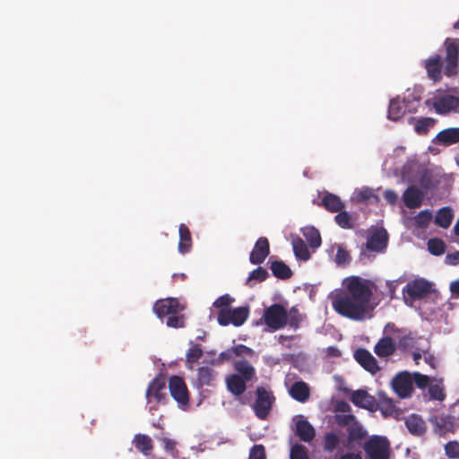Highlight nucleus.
<instances>
[{
    "label": "nucleus",
    "mask_w": 459,
    "mask_h": 459,
    "mask_svg": "<svg viewBox=\"0 0 459 459\" xmlns=\"http://www.w3.org/2000/svg\"><path fill=\"white\" fill-rule=\"evenodd\" d=\"M345 288L332 300L333 308L339 315L354 321L365 318L373 296L371 281L359 276L345 279Z\"/></svg>",
    "instance_id": "nucleus-1"
},
{
    "label": "nucleus",
    "mask_w": 459,
    "mask_h": 459,
    "mask_svg": "<svg viewBox=\"0 0 459 459\" xmlns=\"http://www.w3.org/2000/svg\"><path fill=\"white\" fill-rule=\"evenodd\" d=\"M368 459H390V443L385 437L373 435L363 445Z\"/></svg>",
    "instance_id": "nucleus-2"
},
{
    "label": "nucleus",
    "mask_w": 459,
    "mask_h": 459,
    "mask_svg": "<svg viewBox=\"0 0 459 459\" xmlns=\"http://www.w3.org/2000/svg\"><path fill=\"white\" fill-rule=\"evenodd\" d=\"M432 284L425 279H416L409 281L403 289V299L406 304L425 299L432 292Z\"/></svg>",
    "instance_id": "nucleus-3"
},
{
    "label": "nucleus",
    "mask_w": 459,
    "mask_h": 459,
    "mask_svg": "<svg viewBox=\"0 0 459 459\" xmlns=\"http://www.w3.org/2000/svg\"><path fill=\"white\" fill-rule=\"evenodd\" d=\"M145 396L148 403H154L150 406L151 411L157 410L160 403H165L168 399L165 379L159 377L153 378L147 387Z\"/></svg>",
    "instance_id": "nucleus-4"
},
{
    "label": "nucleus",
    "mask_w": 459,
    "mask_h": 459,
    "mask_svg": "<svg viewBox=\"0 0 459 459\" xmlns=\"http://www.w3.org/2000/svg\"><path fill=\"white\" fill-rule=\"evenodd\" d=\"M256 399L253 405L255 416L259 420H265L273 407L275 397L273 393L263 386H258L255 390Z\"/></svg>",
    "instance_id": "nucleus-5"
},
{
    "label": "nucleus",
    "mask_w": 459,
    "mask_h": 459,
    "mask_svg": "<svg viewBox=\"0 0 459 459\" xmlns=\"http://www.w3.org/2000/svg\"><path fill=\"white\" fill-rule=\"evenodd\" d=\"M263 319L271 330L281 329L287 325V310L281 304H273L265 308Z\"/></svg>",
    "instance_id": "nucleus-6"
},
{
    "label": "nucleus",
    "mask_w": 459,
    "mask_h": 459,
    "mask_svg": "<svg viewBox=\"0 0 459 459\" xmlns=\"http://www.w3.org/2000/svg\"><path fill=\"white\" fill-rule=\"evenodd\" d=\"M445 56V75L454 76L458 73L459 44L457 39H446L444 43Z\"/></svg>",
    "instance_id": "nucleus-7"
},
{
    "label": "nucleus",
    "mask_w": 459,
    "mask_h": 459,
    "mask_svg": "<svg viewBox=\"0 0 459 459\" xmlns=\"http://www.w3.org/2000/svg\"><path fill=\"white\" fill-rule=\"evenodd\" d=\"M170 395L178 406L185 410L189 404V392L184 379L178 376H172L169 379Z\"/></svg>",
    "instance_id": "nucleus-8"
},
{
    "label": "nucleus",
    "mask_w": 459,
    "mask_h": 459,
    "mask_svg": "<svg viewBox=\"0 0 459 459\" xmlns=\"http://www.w3.org/2000/svg\"><path fill=\"white\" fill-rule=\"evenodd\" d=\"M248 315L247 307H238L233 310L230 309V311H219L217 319L221 325L232 324L235 326H240L247 321Z\"/></svg>",
    "instance_id": "nucleus-9"
},
{
    "label": "nucleus",
    "mask_w": 459,
    "mask_h": 459,
    "mask_svg": "<svg viewBox=\"0 0 459 459\" xmlns=\"http://www.w3.org/2000/svg\"><path fill=\"white\" fill-rule=\"evenodd\" d=\"M182 309L183 307H181L179 301L176 298L159 299L153 306V311L160 318L177 314Z\"/></svg>",
    "instance_id": "nucleus-10"
},
{
    "label": "nucleus",
    "mask_w": 459,
    "mask_h": 459,
    "mask_svg": "<svg viewBox=\"0 0 459 459\" xmlns=\"http://www.w3.org/2000/svg\"><path fill=\"white\" fill-rule=\"evenodd\" d=\"M393 388L394 392L402 398H407L411 395L412 377L407 372H402L397 374L392 381Z\"/></svg>",
    "instance_id": "nucleus-11"
},
{
    "label": "nucleus",
    "mask_w": 459,
    "mask_h": 459,
    "mask_svg": "<svg viewBox=\"0 0 459 459\" xmlns=\"http://www.w3.org/2000/svg\"><path fill=\"white\" fill-rule=\"evenodd\" d=\"M356 361L367 371L375 375L380 370L375 357L366 349L359 348L354 352Z\"/></svg>",
    "instance_id": "nucleus-12"
},
{
    "label": "nucleus",
    "mask_w": 459,
    "mask_h": 459,
    "mask_svg": "<svg viewBox=\"0 0 459 459\" xmlns=\"http://www.w3.org/2000/svg\"><path fill=\"white\" fill-rule=\"evenodd\" d=\"M270 254L269 240L265 237H260L249 255V261L253 264H260L264 263Z\"/></svg>",
    "instance_id": "nucleus-13"
},
{
    "label": "nucleus",
    "mask_w": 459,
    "mask_h": 459,
    "mask_svg": "<svg viewBox=\"0 0 459 459\" xmlns=\"http://www.w3.org/2000/svg\"><path fill=\"white\" fill-rule=\"evenodd\" d=\"M424 66L428 76L434 82H439L442 79V68L445 67V61L440 55L436 54L424 61Z\"/></svg>",
    "instance_id": "nucleus-14"
},
{
    "label": "nucleus",
    "mask_w": 459,
    "mask_h": 459,
    "mask_svg": "<svg viewBox=\"0 0 459 459\" xmlns=\"http://www.w3.org/2000/svg\"><path fill=\"white\" fill-rule=\"evenodd\" d=\"M424 192L416 186H408L403 194L404 205L409 209H416L422 205Z\"/></svg>",
    "instance_id": "nucleus-15"
},
{
    "label": "nucleus",
    "mask_w": 459,
    "mask_h": 459,
    "mask_svg": "<svg viewBox=\"0 0 459 459\" xmlns=\"http://www.w3.org/2000/svg\"><path fill=\"white\" fill-rule=\"evenodd\" d=\"M387 232L383 230H377L367 239L365 247L373 252H381L387 245Z\"/></svg>",
    "instance_id": "nucleus-16"
},
{
    "label": "nucleus",
    "mask_w": 459,
    "mask_h": 459,
    "mask_svg": "<svg viewBox=\"0 0 459 459\" xmlns=\"http://www.w3.org/2000/svg\"><path fill=\"white\" fill-rule=\"evenodd\" d=\"M404 423L410 434L413 436L421 437L427 432V424L419 414H410L405 418Z\"/></svg>",
    "instance_id": "nucleus-17"
},
{
    "label": "nucleus",
    "mask_w": 459,
    "mask_h": 459,
    "mask_svg": "<svg viewBox=\"0 0 459 459\" xmlns=\"http://www.w3.org/2000/svg\"><path fill=\"white\" fill-rule=\"evenodd\" d=\"M433 107L438 114H447L459 107V98L445 95L435 100Z\"/></svg>",
    "instance_id": "nucleus-18"
},
{
    "label": "nucleus",
    "mask_w": 459,
    "mask_h": 459,
    "mask_svg": "<svg viewBox=\"0 0 459 459\" xmlns=\"http://www.w3.org/2000/svg\"><path fill=\"white\" fill-rule=\"evenodd\" d=\"M295 434L299 437L301 441L310 442L316 436V430L314 427L306 420L303 416L296 421Z\"/></svg>",
    "instance_id": "nucleus-19"
},
{
    "label": "nucleus",
    "mask_w": 459,
    "mask_h": 459,
    "mask_svg": "<svg viewBox=\"0 0 459 459\" xmlns=\"http://www.w3.org/2000/svg\"><path fill=\"white\" fill-rule=\"evenodd\" d=\"M368 435L367 430L361 426L359 421L347 428V439L346 446L351 448L355 444H359Z\"/></svg>",
    "instance_id": "nucleus-20"
},
{
    "label": "nucleus",
    "mask_w": 459,
    "mask_h": 459,
    "mask_svg": "<svg viewBox=\"0 0 459 459\" xmlns=\"http://www.w3.org/2000/svg\"><path fill=\"white\" fill-rule=\"evenodd\" d=\"M437 144L450 146L459 143V127H449L440 131L434 140Z\"/></svg>",
    "instance_id": "nucleus-21"
},
{
    "label": "nucleus",
    "mask_w": 459,
    "mask_h": 459,
    "mask_svg": "<svg viewBox=\"0 0 459 459\" xmlns=\"http://www.w3.org/2000/svg\"><path fill=\"white\" fill-rule=\"evenodd\" d=\"M395 351L396 344L390 336L380 338L374 347V352L380 358L392 356Z\"/></svg>",
    "instance_id": "nucleus-22"
},
{
    "label": "nucleus",
    "mask_w": 459,
    "mask_h": 459,
    "mask_svg": "<svg viewBox=\"0 0 459 459\" xmlns=\"http://www.w3.org/2000/svg\"><path fill=\"white\" fill-rule=\"evenodd\" d=\"M289 394L294 400L303 403L309 399L310 389L306 382L297 381L290 386Z\"/></svg>",
    "instance_id": "nucleus-23"
},
{
    "label": "nucleus",
    "mask_w": 459,
    "mask_h": 459,
    "mask_svg": "<svg viewBox=\"0 0 459 459\" xmlns=\"http://www.w3.org/2000/svg\"><path fill=\"white\" fill-rule=\"evenodd\" d=\"M226 385L230 393L239 396L247 390V382L239 375L231 374L226 377Z\"/></svg>",
    "instance_id": "nucleus-24"
},
{
    "label": "nucleus",
    "mask_w": 459,
    "mask_h": 459,
    "mask_svg": "<svg viewBox=\"0 0 459 459\" xmlns=\"http://www.w3.org/2000/svg\"><path fill=\"white\" fill-rule=\"evenodd\" d=\"M234 369L246 382L253 380L255 377V368L247 359H238L234 363Z\"/></svg>",
    "instance_id": "nucleus-25"
},
{
    "label": "nucleus",
    "mask_w": 459,
    "mask_h": 459,
    "mask_svg": "<svg viewBox=\"0 0 459 459\" xmlns=\"http://www.w3.org/2000/svg\"><path fill=\"white\" fill-rule=\"evenodd\" d=\"M407 109V105L400 99H393L390 100L387 117L393 121L402 118Z\"/></svg>",
    "instance_id": "nucleus-26"
},
{
    "label": "nucleus",
    "mask_w": 459,
    "mask_h": 459,
    "mask_svg": "<svg viewBox=\"0 0 459 459\" xmlns=\"http://www.w3.org/2000/svg\"><path fill=\"white\" fill-rule=\"evenodd\" d=\"M216 377V372L210 367H201L197 370L196 385L202 388L204 385H212Z\"/></svg>",
    "instance_id": "nucleus-27"
},
{
    "label": "nucleus",
    "mask_w": 459,
    "mask_h": 459,
    "mask_svg": "<svg viewBox=\"0 0 459 459\" xmlns=\"http://www.w3.org/2000/svg\"><path fill=\"white\" fill-rule=\"evenodd\" d=\"M351 401L360 408L371 409L375 402L374 397L368 394L365 390L354 391L351 394Z\"/></svg>",
    "instance_id": "nucleus-28"
},
{
    "label": "nucleus",
    "mask_w": 459,
    "mask_h": 459,
    "mask_svg": "<svg viewBox=\"0 0 459 459\" xmlns=\"http://www.w3.org/2000/svg\"><path fill=\"white\" fill-rule=\"evenodd\" d=\"M178 251L181 254L188 253L192 247V238L188 227L186 224L179 225Z\"/></svg>",
    "instance_id": "nucleus-29"
},
{
    "label": "nucleus",
    "mask_w": 459,
    "mask_h": 459,
    "mask_svg": "<svg viewBox=\"0 0 459 459\" xmlns=\"http://www.w3.org/2000/svg\"><path fill=\"white\" fill-rule=\"evenodd\" d=\"M321 203L331 212H337L344 208V204L341 201L340 197L331 193L325 194Z\"/></svg>",
    "instance_id": "nucleus-30"
},
{
    "label": "nucleus",
    "mask_w": 459,
    "mask_h": 459,
    "mask_svg": "<svg viewBox=\"0 0 459 459\" xmlns=\"http://www.w3.org/2000/svg\"><path fill=\"white\" fill-rule=\"evenodd\" d=\"M133 443L134 447L144 455H148L153 448L152 438L144 434H136Z\"/></svg>",
    "instance_id": "nucleus-31"
},
{
    "label": "nucleus",
    "mask_w": 459,
    "mask_h": 459,
    "mask_svg": "<svg viewBox=\"0 0 459 459\" xmlns=\"http://www.w3.org/2000/svg\"><path fill=\"white\" fill-rule=\"evenodd\" d=\"M270 269L273 274L281 280L290 279L292 275L290 268L282 261L272 262Z\"/></svg>",
    "instance_id": "nucleus-32"
},
{
    "label": "nucleus",
    "mask_w": 459,
    "mask_h": 459,
    "mask_svg": "<svg viewBox=\"0 0 459 459\" xmlns=\"http://www.w3.org/2000/svg\"><path fill=\"white\" fill-rule=\"evenodd\" d=\"M302 233L306 240L307 241L308 245L312 248H317L321 246V235L319 230H316L315 227H305L302 230Z\"/></svg>",
    "instance_id": "nucleus-33"
},
{
    "label": "nucleus",
    "mask_w": 459,
    "mask_h": 459,
    "mask_svg": "<svg viewBox=\"0 0 459 459\" xmlns=\"http://www.w3.org/2000/svg\"><path fill=\"white\" fill-rule=\"evenodd\" d=\"M453 217L452 210L449 207H443L437 212L435 222L439 227L447 229L452 223Z\"/></svg>",
    "instance_id": "nucleus-34"
},
{
    "label": "nucleus",
    "mask_w": 459,
    "mask_h": 459,
    "mask_svg": "<svg viewBox=\"0 0 459 459\" xmlns=\"http://www.w3.org/2000/svg\"><path fill=\"white\" fill-rule=\"evenodd\" d=\"M292 247L295 255L300 260L307 261L310 258V253L305 241L300 238H296L292 240Z\"/></svg>",
    "instance_id": "nucleus-35"
},
{
    "label": "nucleus",
    "mask_w": 459,
    "mask_h": 459,
    "mask_svg": "<svg viewBox=\"0 0 459 459\" xmlns=\"http://www.w3.org/2000/svg\"><path fill=\"white\" fill-rule=\"evenodd\" d=\"M340 445V438L337 434L329 432L325 435L323 448L325 452L333 453Z\"/></svg>",
    "instance_id": "nucleus-36"
},
{
    "label": "nucleus",
    "mask_w": 459,
    "mask_h": 459,
    "mask_svg": "<svg viewBox=\"0 0 459 459\" xmlns=\"http://www.w3.org/2000/svg\"><path fill=\"white\" fill-rule=\"evenodd\" d=\"M302 321V316L299 313V308L294 306L289 311H287V325L293 329H298Z\"/></svg>",
    "instance_id": "nucleus-37"
},
{
    "label": "nucleus",
    "mask_w": 459,
    "mask_h": 459,
    "mask_svg": "<svg viewBox=\"0 0 459 459\" xmlns=\"http://www.w3.org/2000/svg\"><path fill=\"white\" fill-rule=\"evenodd\" d=\"M268 276H269L268 272L264 268L259 266L256 269L253 270L249 273V276L247 279L246 284L251 287V286H253V283H252L253 281L262 282V281H265L268 278Z\"/></svg>",
    "instance_id": "nucleus-38"
},
{
    "label": "nucleus",
    "mask_w": 459,
    "mask_h": 459,
    "mask_svg": "<svg viewBox=\"0 0 459 459\" xmlns=\"http://www.w3.org/2000/svg\"><path fill=\"white\" fill-rule=\"evenodd\" d=\"M434 124L435 120L433 118L421 117L416 121L414 129L419 134H427Z\"/></svg>",
    "instance_id": "nucleus-39"
},
{
    "label": "nucleus",
    "mask_w": 459,
    "mask_h": 459,
    "mask_svg": "<svg viewBox=\"0 0 459 459\" xmlns=\"http://www.w3.org/2000/svg\"><path fill=\"white\" fill-rule=\"evenodd\" d=\"M428 249L434 255H440L445 253L446 245L442 239L430 238L428 241Z\"/></svg>",
    "instance_id": "nucleus-40"
},
{
    "label": "nucleus",
    "mask_w": 459,
    "mask_h": 459,
    "mask_svg": "<svg viewBox=\"0 0 459 459\" xmlns=\"http://www.w3.org/2000/svg\"><path fill=\"white\" fill-rule=\"evenodd\" d=\"M203 350L198 344L191 346L186 355V360L187 364H193L197 362L203 356Z\"/></svg>",
    "instance_id": "nucleus-41"
},
{
    "label": "nucleus",
    "mask_w": 459,
    "mask_h": 459,
    "mask_svg": "<svg viewBox=\"0 0 459 459\" xmlns=\"http://www.w3.org/2000/svg\"><path fill=\"white\" fill-rule=\"evenodd\" d=\"M416 344V338L411 332H408L404 335L399 337L398 340V347L402 351H407L409 349L414 348Z\"/></svg>",
    "instance_id": "nucleus-42"
},
{
    "label": "nucleus",
    "mask_w": 459,
    "mask_h": 459,
    "mask_svg": "<svg viewBox=\"0 0 459 459\" xmlns=\"http://www.w3.org/2000/svg\"><path fill=\"white\" fill-rule=\"evenodd\" d=\"M429 394L432 400L443 401L446 398V394L444 392L442 383L429 385Z\"/></svg>",
    "instance_id": "nucleus-43"
},
{
    "label": "nucleus",
    "mask_w": 459,
    "mask_h": 459,
    "mask_svg": "<svg viewBox=\"0 0 459 459\" xmlns=\"http://www.w3.org/2000/svg\"><path fill=\"white\" fill-rule=\"evenodd\" d=\"M432 220V212L429 210L420 212L414 218L415 224L420 228H426Z\"/></svg>",
    "instance_id": "nucleus-44"
},
{
    "label": "nucleus",
    "mask_w": 459,
    "mask_h": 459,
    "mask_svg": "<svg viewBox=\"0 0 459 459\" xmlns=\"http://www.w3.org/2000/svg\"><path fill=\"white\" fill-rule=\"evenodd\" d=\"M337 212L338 214L334 217L336 223L342 229H351L353 225L351 215L342 210Z\"/></svg>",
    "instance_id": "nucleus-45"
},
{
    "label": "nucleus",
    "mask_w": 459,
    "mask_h": 459,
    "mask_svg": "<svg viewBox=\"0 0 459 459\" xmlns=\"http://www.w3.org/2000/svg\"><path fill=\"white\" fill-rule=\"evenodd\" d=\"M234 301V299L231 298L229 294H224L219 297L214 302L213 307L220 308V311H230V304Z\"/></svg>",
    "instance_id": "nucleus-46"
},
{
    "label": "nucleus",
    "mask_w": 459,
    "mask_h": 459,
    "mask_svg": "<svg viewBox=\"0 0 459 459\" xmlns=\"http://www.w3.org/2000/svg\"><path fill=\"white\" fill-rule=\"evenodd\" d=\"M351 255L349 252L342 247L338 246L335 255V263L338 265H347L350 264Z\"/></svg>",
    "instance_id": "nucleus-47"
},
{
    "label": "nucleus",
    "mask_w": 459,
    "mask_h": 459,
    "mask_svg": "<svg viewBox=\"0 0 459 459\" xmlns=\"http://www.w3.org/2000/svg\"><path fill=\"white\" fill-rule=\"evenodd\" d=\"M290 459H309L304 446L296 444L290 449Z\"/></svg>",
    "instance_id": "nucleus-48"
},
{
    "label": "nucleus",
    "mask_w": 459,
    "mask_h": 459,
    "mask_svg": "<svg viewBox=\"0 0 459 459\" xmlns=\"http://www.w3.org/2000/svg\"><path fill=\"white\" fill-rule=\"evenodd\" d=\"M167 326L172 328H182L185 326V316L183 315L172 314L167 318Z\"/></svg>",
    "instance_id": "nucleus-49"
},
{
    "label": "nucleus",
    "mask_w": 459,
    "mask_h": 459,
    "mask_svg": "<svg viewBox=\"0 0 459 459\" xmlns=\"http://www.w3.org/2000/svg\"><path fill=\"white\" fill-rule=\"evenodd\" d=\"M335 420L339 426L347 428H350V426L358 421L353 414H336Z\"/></svg>",
    "instance_id": "nucleus-50"
},
{
    "label": "nucleus",
    "mask_w": 459,
    "mask_h": 459,
    "mask_svg": "<svg viewBox=\"0 0 459 459\" xmlns=\"http://www.w3.org/2000/svg\"><path fill=\"white\" fill-rule=\"evenodd\" d=\"M248 459H266L264 446L263 445L253 446Z\"/></svg>",
    "instance_id": "nucleus-51"
},
{
    "label": "nucleus",
    "mask_w": 459,
    "mask_h": 459,
    "mask_svg": "<svg viewBox=\"0 0 459 459\" xmlns=\"http://www.w3.org/2000/svg\"><path fill=\"white\" fill-rule=\"evenodd\" d=\"M446 455L449 458H455L459 456V443L457 441H449L445 446Z\"/></svg>",
    "instance_id": "nucleus-52"
},
{
    "label": "nucleus",
    "mask_w": 459,
    "mask_h": 459,
    "mask_svg": "<svg viewBox=\"0 0 459 459\" xmlns=\"http://www.w3.org/2000/svg\"><path fill=\"white\" fill-rule=\"evenodd\" d=\"M371 198H376L373 190L368 187H363L357 192L356 199L358 202H367Z\"/></svg>",
    "instance_id": "nucleus-53"
},
{
    "label": "nucleus",
    "mask_w": 459,
    "mask_h": 459,
    "mask_svg": "<svg viewBox=\"0 0 459 459\" xmlns=\"http://www.w3.org/2000/svg\"><path fill=\"white\" fill-rule=\"evenodd\" d=\"M413 382L419 388H425L429 385L430 379L428 376L416 372L413 374Z\"/></svg>",
    "instance_id": "nucleus-54"
},
{
    "label": "nucleus",
    "mask_w": 459,
    "mask_h": 459,
    "mask_svg": "<svg viewBox=\"0 0 459 459\" xmlns=\"http://www.w3.org/2000/svg\"><path fill=\"white\" fill-rule=\"evenodd\" d=\"M379 410L385 416L391 415L394 411V404L391 400H386L379 405Z\"/></svg>",
    "instance_id": "nucleus-55"
},
{
    "label": "nucleus",
    "mask_w": 459,
    "mask_h": 459,
    "mask_svg": "<svg viewBox=\"0 0 459 459\" xmlns=\"http://www.w3.org/2000/svg\"><path fill=\"white\" fill-rule=\"evenodd\" d=\"M233 352L237 356H242V355H250L252 354V350L246 345L238 344L233 348Z\"/></svg>",
    "instance_id": "nucleus-56"
},
{
    "label": "nucleus",
    "mask_w": 459,
    "mask_h": 459,
    "mask_svg": "<svg viewBox=\"0 0 459 459\" xmlns=\"http://www.w3.org/2000/svg\"><path fill=\"white\" fill-rule=\"evenodd\" d=\"M385 200L390 204H394L398 200L397 194L393 190H386L384 195Z\"/></svg>",
    "instance_id": "nucleus-57"
},
{
    "label": "nucleus",
    "mask_w": 459,
    "mask_h": 459,
    "mask_svg": "<svg viewBox=\"0 0 459 459\" xmlns=\"http://www.w3.org/2000/svg\"><path fill=\"white\" fill-rule=\"evenodd\" d=\"M446 260L450 264L455 265L459 264V251L447 254Z\"/></svg>",
    "instance_id": "nucleus-58"
},
{
    "label": "nucleus",
    "mask_w": 459,
    "mask_h": 459,
    "mask_svg": "<svg viewBox=\"0 0 459 459\" xmlns=\"http://www.w3.org/2000/svg\"><path fill=\"white\" fill-rule=\"evenodd\" d=\"M162 442H163L164 447L167 451L175 450L177 443L173 439L164 437V438H162Z\"/></svg>",
    "instance_id": "nucleus-59"
},
{
    "label": "nucleus",
    "mask_w": 459,
    "mask_h": 459,
    "mask_svg": "<svg viewBox=\"0 0 459 459\" xmlns=\"http://www.w3.org/2000/svg\"><path fill=\"white\" fill-rule=\"evenodd\" d=\"M386 285L388 287V291H389L390 299H394L395 291H396V288H397V285H398L397 281H387Z\"/></svg>",
    "instance_id": "nucleus-60"
},
{
    "label": "nucleus",
    "mask_w": 459,
    "mask_h": 459,
    "mask_svg": "<svg viewBox=\"0 0 459 459\" xmlns=\"http://www.w3.org/2000/svg\"><path fill=\"white\" fill-rule=\"evenodd\" d=\"M326 354L330 357H340L341 351L335 346H329L326 348Z\"/></svg>",
    "instance_id": "nucleus-61"
},
{
    "label": "nucleus",
    "mask_w": 459,
    "mask_h": 459,
    "mask_svg": "<svg viewBox=\"0 0 459 459\" xmlns=\"http://www.w3.org/2000/svg\"><path fill=\"white\" fill-rule=\"evenodd\" d=\"M339 459H362L359 453L349 452L339 457Z\"/></svg>",
    "instance_id": "nucleus-62"
},
{
    "label": "nucleus",
    "mask_w": 459,
    "mask_h": 459,
    "mask_svg": "<svg viewBox=\"0 0 459 459\" xmlns=\"http://www.w3.org/2000/svg\"><path fill=\"white\" fill-rule=\"evenodd\" d=\"M450 290L453 295L459 296V279L451 282Z\"/></svg>",
    "instance_id": "nucleus-63"
},
{
    "label": "nucleus",
    "mask_w": 459,
    "mask_h": 459,
    "mask_svg": "<svg viewBox=\"0 0 459 459\" xmlns=\"http://www.w3.org/2000/svg\"><path fill=\"white\" fill-rule=\"evenodd\" d=\"M337 410L339 411L348 412L351 411V406L346 402H342L338 404Z\"/></svg>",
    "instance_id": "nucleus-64"
}]
</instances>
